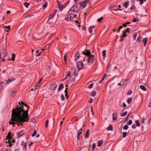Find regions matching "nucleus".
Wrapping results in <instances>:
<instances>
[{
  "mask_svg": "<svg viewBox=\"0 0 151 151\" xmlns=\"http://www.w3.org/2000/svg\"><path fill=\"white\" fill-rule=\"evenodd\" d=\"M16 91H11V95L12 96H14L16 94Z\"/></svg>",
  "mask_w": 151,
  "mask_h": 151,
  "instance_id": "7c9ffc66",
  "label": "nucleus"
},
{
  "mask_svg": "<svg viewBox=\"0 0 151 151\" xmlns=\"http://www.w3.org/2000/svg\"><path fill=\"white\" fill-rule=\"evenodd\" d=\"M138 20V19L137 18H135L134 19H133L132 20L133 22H137Z\"/></svg>",
  "mask_w": 151,
  "mask_h": 151,
  "instance_id": "052dcab7",
  "label": "nucleus"
},
{
  "mask_svg": "<svg viewBox=\"0 0 151 151\" xmlns=\"http://www.w3.org/2000/svg\"><path fill=\"white\" fill-rule=\"evenodd\" d=\"M82 53L83 54L85 55H87V57H88L91 55L90 51L88 50L86 51V52L85 51L83 52Z\"/></svg>",
  "mask_w": 151,
  "mask_h": 151,
  "instance_id": "9b49d317",
  "label": "nucleus"
},
{
  "mask_svg": "<svg viewBox=\"0 0 151 151\" xmlns=\"http://www.w3.org/2000/svg\"><path fill=\"white\" fill-rule=\"evenodd\" d=\"M106 50H104L102 52V55L104 59H105L106 56Z\"/></svg>",
  "mask_w": 151,
  "mask_h": 151,
  "instance_id": "4be33fe9",
  "label": "nucleus"
},
{
  "mask_svg": "<svg viewBox=\"0 0 151 151\" xmlns=\"http://www.w3.org/2000/svg\"><path fill=\"white\" fill-rule=\"evenodd\" d=\"M88 58L87 57H85L83 60V62L85 65H89L90 64V63L88 62Z\"/></svg>",
  "mask_w": 151,
  "mask_h": 151,
  "instance_id": "1a4fd4ad",
  "label": "nucleus"
},
{
  "mask_svg": "<svg viewBox=\"0 0 151 151\" xmlns=\"http://www.w3.org/2000/svg\"><path fill=\"white\" fill-rule=\"evenodd\" d=\"M61 99L62 101H63L64 100V96L63 94H61Z\"/></svg>",
  "mask_w": 151,
  "mask_h": 151,
  "instance_id": "6e6d98bb",
  "label": "nucleus"
},
{
  "mask_svg": "<svg viewBox=\"0 0 151 151\" xmlns=\"http://www.w3.org/2000/svg\"><path fill=\"white\" fill-rule=\"evenodd\" d=\"M107 129L108 130H111L112 131L113 129V128L112 126L110 125L107 128Z\"/></svg>",
  "mask_w": 151,
  "mask_h": 151,
  "instance_id": "a878e982",
  "label": "nucleus"
},
{
  "mask_svg": "<svg viewBox=\"0 0 151 151\" xmlns=\"http://www.w3.org/2000/svg\"><path fill=\"white\" fill-rule=\"evenodd\" d=\"M132 124V120H131V119L129 120V121L127 123L129 125H131Z\"/></svg>",
  "mask_w": 151,
  "mask_h": 151,
  "instance_id": "49530a36",
  "label": "nucleus"
},
{
  "mask_svg": "<svg viewBox=\"0 0 151 151\" xmlns=\"http://www.w3.org/2000/svg\"><path fill=\"white\" fill-rule=\"evenodd\" d=\"M24 134V132L23 131H21L19 132L18 133V135L19 136V137H21L22 135Z\"/></svg>",
  "mask_w": 151,
  "mask_h": 151,
  "instance_id": "c85d7f7f",
  "label": "nucleus"
},
{
  "mask_svg": "<svg viewBox=\"0 0 151 151\" xmlns=\"http://www.w3.org/2000/svg\"><path fill=\"white\" fill-rule=\"evenodd\" d=\"M63 86L62 83H61L59 85V86L58 88V90L59 91H60L63 88Z\"/></svg>",
  "mask_w": 151,
  "mask_h": 151,
  "instance_id": "aec40b11",
  "label": "nucleus"
},
{
  "mask_svg": "<svg viewBox=\"0 0 151 151\" xmlns=\"http://www.w3.org/2000/svg\"><path fill=\"white\" fill-rule=\"evenodd\" d=\"M19 106H17L15 109H13L12 114V119L9 122V124H17L19 126L20 124L22 126V123L27 122L28 119V107L22 102H19Z\"/></svg>",
  "mask_w": 151,
  "mask_h": 151,
  "instance_id": "f257e3e1",
  "label": "nucleus"
},
{
  "mask_svg": "<svg viewBox=\"0 0 151 151\" xmlns=\"http://www.w3.org/2000/svg\"><path fill=\"white\" fill-rule=\"evenodd\" d=\"M57 86V85L55 83H52L50 84V88L51 90H54L56 88Z\"/></svg>",
  "mask_w": 151,
  "mask_h": 151,
  "instance_id": "6e6552de",
  "label": "nucleus"
},
{
  "mask_svg": "<svg viewBox=\"0 0 151 151\" xmlns=\"http://www.w3.org/2000/svg\"><path fill=\"white\" fill-rule=\"evenodd\" d=\"M147 37L144 38L143 40V42L144 43V46H145V45L147 43Z\"/></svg>",
  "mask_w": 151,
  "mask_h": 151,
  "instance_id": "412c9836",
  "label": "nucleus"
},
{
  "mask_svg": "<svg viewBox=\"0 0 151 151\" xmlns=\"http://www.w3.org/2000/svg\"><path fill=\"white\" fill-rule=\"evenodd\" d=\"M76 64L78 69V70H80L83 68V64L82 61H79L77 62Z\"/></svg>",
  "mask_w": 151,
  "mask_h": 151,
  "instance_id": "7ed1b4c3",
  "label": "nucleus"
},
{
  "mask_svg": "<svg viewBox=\"0 0 151 151\" xmlns=\"http://www.w3.org/2000/svg\"><path fill=\"white\" fill-rule=\"evenodd\" d=\"M132 93V91L130 90L129 92H128L127 93V94L128 95H130Z\"/></svg>",
  "mask_w": 151,
  "mask_h": 151,
  "instance_id": "e2e57ef3",
  "label": "nucleus"
},
{
  "mask_svg": "<svg viewBox=\"0 0 151 151\" xmlns=\"http://www.w3.org/2000/svg\"><path fill=\"white\" fill-rule=\"evenodd\" d=\"M93 83H91V84H90L88 88H92L93 87Z\"/></svg>",
  "mask_w": 151,
  "mask_h": 151,
  "instance_id": "5fc2aeb1",
  "label": "nucleus"
},
{
  "mask_svg": "<svg viewBox=\"0 0 151 151\" xmlns=\"http://www.w3.org/2000/svg\"><path fill=\"white\" fill-rule=\"evenodd\" d=\"M126 31H123V33L122 35V37H125L127 36V35L126 34Z\"/></svg>",
  "mask_w": 151,
  "mask_h": 151,
  "instance_id": "37998d69",
  "label": "nucleus"
},
{
  "mask_svg": "<svg viewBox=\"0 0 151 151\" xmlns=\"http://www.w3.org/2000/svg\"><path fill=\"white\" fill-rule=\"evenodd\" d=\"M79 10L78 9L77 7L76 6L74 5L72 6L69 10L68 13L70 14L71 11L73 12H76L78 13L79 12Z\"/></svg>",
  "mask_w": 151,
  "mask_h": 151,
  "instance_id": "f03ea898",
  "label": "nucleus"
},
{
  "mask_svg": "<svg viewBox=\"0 0 151 151\" xmlns=\"http://www.w3.org/2000/svg\"><path fill=\"white\" fill-rule=\"evenodd\" d=\"M135 7H134V5H133L132 7H131L130 8V9H135Z\"/></svg>",
  "mask_w": 151,
  "mask_h": 151,
  "instance_id": "338daca9",
  "label": "nucleus"
},
{
  "mask_svg": "<svg viewBox=\"0 0 151 151\" xmlns=\"http://www.w3.org/2000/svg\"><path fill=\"white\" fill-rule=\"evenodd\" d=\"M90 1V0H85L84 1H82L80 4L81 6L83 8H85L86 6L85 5L86 3L88 1Z\"/></svg>",
  "mask_w": 151,
  "mask_h": 151,
  "instance_id": "0eeeda50",
  "label": "nucleus"
},
{
  "mask_svg": "<svg viewBox=\"0 0 151 151\" xmlns=\"http://www.w3.org/2000/svg\"><path fill=\"white\" fill-rule=\"evenodd\" d=\"M136 126L135 124H133L132 125V127L133 129H135L136 128Z\"/></svg>",
  "mask_w": 151,
  "mask_h": 151,
  "instance_id": "680f3d73",
  "label": "nucleus"
},
{
  "mask_svg": "<svg viewBox=\"0 0 151 151\" xmlns=\"http://www.w3.org/2000/svg\"><path fill=\"white\" fill-rule=\"evenodd\" d=\"M80 57V55H79L78 53H77L76 54V59H76V60H77V59H78L79 57Z\"/></svg>",
  "mask_w": 151,
  "mask_h": 151,
  "instance_id": "c03bdc74",
  "label": "nucleus"
},
{
  "mask_svg": "<svg viewBox=\"0 0 151 151\" xmlns=\"http://www.w3.org/2000/svg\"><path fill=\"white\" fill-rule=\"evenodd\" d=\"M127 82V81L125 79L122 80L121 81V83H122V86H123L126 84Z\"/></svg>",
  "mask_w": 151,
  "mask_h": 151,
  "instance_id": "a211bd4d",
  "label": "nucleus"
},
{
  "mask_svg": "<svg viewBox=\"0 0 151 151\" xmlns=\"http://www.w3.org/2000/svg\"><path fill=\"white\" fill-rule=\"evenodd\" d=\"M140 3L141 4H143L144 2L143 0H139Z\"/></svg>",
  "mask_w": 151,
  "mask_h": 151,
  "instance_id": "69168bd1",
  "label": "nucleus"
},
{
  "mask_svg": "<svg viewBox=\"0 0 151 151\" xmlns=\"http://www.w3.org/2000/svg\"><path fill=\"white\" fill-rule=\"evenodd\" d=\"M4 30L6 32H8L9 31L10 29V27L9 26H5L4 27Z\"/></svg>",
  "mask_w": 151,
  "mask_h": 151,
  "instance_id": "2eb2a0df",
  "label": "nucleus"
},
{
  "mask_svg": "<svg viewBox=\"0 0 151 151\" xmlns=\"http://www.w3.org/2000/svg\"><path fill=\"white\" fill-rule=\"evenodd\" d=\"M57 11L56 10H55V11L52 13L49 17V19L47 21V22H48L49 23H53V22H52L51 21V19H52L54 16H55V14L57 13Z\"/></svg>",
  "mask_w": 151,
  "mask_h": 151,
  "instance_id": "39448f33",
  "label": "nucleus"
},
{
  "mask_svg": "<svg viewBox=\"0 0 151 151\" xmlns=\"http://www.w3.org/2000/svg\"><path fill=\"white\" fill-rule=\"evenodd\" d=\"M89 132L90 130L89 129H88L87 130L86 133L85 135V136L86 138H88L89 137Z\"/></svg>",
  "mask_w": 151,
  "mask_h": 151,
  "instance_id": "f3484780",
  "label": "nucleus"
},
{
  "mask_svg": "<svg viewBox=\"0 0 151 151\" xmlns=\"http://www.w3.org/2000/svg\"><path fill=\"white\" fill-rule=\"evenodd\" d=\"M88 58V62L90 63V64L92 63L94 61V58L95 57L94 55H91L90 56L87 57Z\"/></svg>",
  "mask_w": 151,
  "mask_h": 151,
  "instance_id": "423d86ee",
  "label": "nucleus"
},
{
  "mask_svg": "<svg viewBox=\"0 0 151 151\" xmlns=\"http://www.w3.org/2000/svg\"><path fill=\"white\" fill-rule=\"evenodd\" d=\"M24 5L26 7V8H27L29 5V4L27 2L24 3Z\"/></svg>",
  "mask_w": 151,
  "mask_h": 151,
  "instance_id": "ea45409f",
  "label": "nucleus"
},
{
  "mask_svg": "<svg viewBox=\"0 0 151 151\" xmlns=\"http://www.w3.org/2000/svg\"><path fill=\"white\" fill-rule=\"evenodd\" d=\"M129 2L128 1H127L123 4V6L126 8H127L128 7L129 4Z\"/></svg>",
  "mask_w": 151,
  "mask_h": 151,
  "instance_id": "dca6fc26",
  "label": "nucleus"
},
{
  "mask_svg": "<svg viewBox=\"0 0 151 151\" xmlns=\"http://www.w3.org/2000/svg\"><path fill=\"white\" fill-rule=\"evenodd\" d=\"M96 94V92L95 91H93L91 93V96H94Z\"/></svg>",
  "mask_w": 151,
  "mask_h": 151,
  "instance_id": "4c0bfd02",
  "label": "nucleus"
},
{
  "mask_svg": "<svg viewBox=\"0 0 151 151\" xmlns=\"http://www.w3.org/2000/svg\"><path fill=\"white\" fill-rule=\"evenodd\" d=\"M104 18L103 17H101L100 18H99L98 19V21L99 22H100Z\"/></svg>",
  "mask_w": 151,
  "mask_h": 151,
  "instance_id": "3c124183",
  "label": "nucleus"
},
{
  "mask_svg": "<svg viewBox=\"0 0 151 151\" xmlns=\"http://www.w3.org/2000/svg\"><path fill=\"white\" fill-rule=\"evenodd\" d=\"M132 101V98L131 97L129 98L127 100V102L129 104H130Z\"/></svg>",
  "mask_w": 151,
  "mask_h": 151,
  "instance_id": "c756f323",
  "label": "nucleus"
},
{
  "mask_svg": "<svg viewBox=\"0 0 151 151\" xmlns=\"http://www.w3.org/2000/svg\"><path fill=\"white\" fill-rule=\"evenodd\" d=\"M67 89L68 88L66 87V88L65 90V96L66 98H68V95L67 93Z\"/></svg>",
  "mask_w": 151,
  "mask_h": 151,
  "instance_id": "5701e85b",
  "label": "nucleus"
},
{
  "mask_svg": "<svg viewBox=\"0 0 151 151\" xmlns=\"http://www.w3.org/2000/svg\"><path fill=\"white\" fill-rule=\"evenodd\" d=\"M96 144L95 143H93V144L92 145V149L93 150H94L96 148Z\"/></svg>",
  "mask_w": 151,
  "mask_h": 151,
  "instance_id": "a18cd8bd",
  "label": "nucleus"
},
{
  "mask_svg": "<svg viewBox=\"0 0 151 151\" xmlns=\"http://www.w3.org/2000/svg\"><path fill=\"white\" fill-rule=\"evenodd\" d=\"M128 128L129 127L127 124H125L123 127V129L124 130H127Z\"/></svg>",
  "mask_w": 151,
  "mask_h": 151,
  "instance_id": "f704fd0d",
  "label": "nucleus"
},
{
  "mask_svg": "<svg viewBox=\"0 0 151 151\" xmlns=\"http://www.w3.org/2000/svg\"><path fill=\"white\" fill-rule=\"evenodd\" d=\"M70 73L71 72L70 71H69L68 72L67 75H66L65 78H64V79H67L68 77L70 76Z\"/></svg>",
  "mask_w": 151,
  "mask_h": 151,
  "instance_id": "bb28decb",
  "label": "nucleus"
},
{
  "mask_svg": "<svg viewBox=\"0 0 151 151\" xmlns=\"http://www.w3.org/2000/svg\"><path fill=\"white\" fill-rule=\"evenodd\" d=\"M15 80V78L13 77H10L9 79L6 81V83L9 84L12 81Z\"/></svg>",
  "mask_w": 151,
  "mask_h": 151,
  "instance_id": "9d476101",
  "label": "nucleus"
},
{
  "mask_svg": "<svg viewBox=\"0 0 151 151\" xmlns=\"http://www.w3.org/2000/svg\"><path fill=\"white\" fill-rule=\"evenodd\" d=\"M112 116L113 120L115 121L117 119V113L116 112L114 113H113Z\"/></svg>",
  "mask_w": 151,
  "mask_h": 151,
  "instance_id": "ddd939ff",
  "label": "nucleus"
},
{
  "mask_svg": "<svg viewBox=\"0 0 151 151\" xmlns=\"http://www.w3.org/2000/svg\"><path fill=\"white\" fill-rule=\"evenodd\" d=\"M37 134V132L35 130L34 133L32 134V137H34Z\"/></svg>",
  "mask_w": 151,
  "mask_h": 151,
  "instance_id": "de8ad7c7",
  "label": "nucleus"
},
{
  "mask_svg": "<svg viewBox=\"0 0 151 151\" xmlns=\"http://www.w3.org/2000/svg\"><path fill=\"white\" fill-rule=\"evenodd\" d=\"M103 143V141L102 140H99L98 142V146L100 147Z\"/></svg>",
  "mask_w": 151,
  "mask_h": 151,
  "instance_id": "393cba45",
  "label": "nucleus"
},
{
  "mask_svg": "<svg viewBox=\"0 0 151 151\" xmlns=\"http://www.w3.org/2000/svg\"><path fill=\"white\" fill-rule=\"evenodd\" d=\"M93 99H90V101L89 102V103H91L92 102H93Z\"/></svg>",
  "mask_w": 151,
  "mask_h": 151,
  "instance_id": "774afa93",
  "label": "nucleus"
},
{
  "mask_svg": "<svg viewBox=\"0 0 151 151\" xmlns=\"http://www.w3.org/2000/svg\"><path fill=\"white\" fill-rule=\"evenodd\" d=\"M123 137L124 138H125L126 137L127 135V133L126 132H124L123 133Z\"/></svg>",
  "mask_w": 151,
  "mask_h": 151,
  "instance_id": "a19ab883",
  "label": "nucleus"
},
{
  "mask_svg": "<svg viewBox=\"0 0 151 151\" xmlns=\"http://www.w3.org/2000/svg\"><path fill=\"white\" fill-rule=\"evenodd\" d=\"M137 33L136 32L135 33L134 35H133V37L134 38V40H135L136 39V37L137 36Z\"/></svg>",
  "mask_w": 151,
  "mask_h": 151,
  "instance_id": "09e8293b",
  "label": "nucleus"
},
{
  "mask_svg": "<svg viewBox=\"0 0 151 151\" xmlns=\"http://www.w3.org/2000/svg\"><path fill=\"white\" fill-rule=\"evenodd\" d=\"M82 132V129H80L78 131V135H80V134H81Z\"/></svg>",
  "mask_w": 151,
  "mask_h": 151,
  "instance_id": "72a5a7b5",
  "label": "nucleus"
},
{
  "mask_svg": "<svg viewBox=\"0 0 151 151\" xmlns=\"http://www.w3.org/2000/svg\"><path fill=\"white\" fill-rule=\"evenodd\" d=\"M104 76H103V78H102L101 80L99 81L100 83H101L104 80Z\"/></svg>",
  "mask_w": 151,
  "mask_h": 151,
  "instance_id": "bf43d9fd",
  "label": "nucleus"
},
{
  "mask_svg": "<svg viewBox=\"0 0 151 151\" xmlns=\"http://www.w3.org/2000/svg\"><path fill=\"white\" fill-rule=\"evenodd\" d=\"M94 26H92L90 27L89 29V31L90 33H92L93 32V29L94 28Z\"/></svg>",
  "mask_w": 151,
  "mask_h": 151,
  "instance_id": "6ab92c4d",
  "label": "nucleus"
},
{
  "mask_svg": "<svg viewBox=\"0 0 151 151\" xmlns=\"http://www.w3.org/2000/svg\"><path fill=\"white\" fill-rule=\"evenodd\" d=\"M47 2H46L45 4H44L42 5V8L43 9H45L47 6Z\"/></svg>",
  "mask_w": 151,
  "mask_h": 151,
  "instance_id": "2f4dec72",
  "label": "nucleus"
},
{
  "mask_svg": "<svg viewBox=\"0 0 151 151\" xmlns=\"http://www.w3.org/2000/svg\"><path fill=\"white\" fill-rule=\"evenodd\" d=\"M27 143H25L23 145V149L24 150H25V149L26 148V147L27 146Z\"/></svg>",
  "mask_w": 151,
  "mask_h": 151,
  "instance_id": "8fccbe9b",
  "label": "nucleus"
},
{
  "mask_svg": "<svg viewBox=\"0 0 151 151\" xmlns=\"http://www.w3.org/2000/svg\"><path fill=\"white\" fill-rule=\"evenodd\" d=\"M140 88L141 89L144 91H145L147 90L146 87L143 85H141L140 86Z\"/></svg>",
  "mask_w": 151,
  "mask_h": 151,
  "instance_id": "cd10ccee",
  "label": "nucleus"
},
{
  "mask_svg": "<svg viewBox=\"0 0 151 151\" xmlns=\"http://www.w3.org/2000/svg\"><path fill=\"white\" fill-rule=\"evenodd\" d=\"M69 81H71L74 82L75 81V78H73L72 76L70 77Z\"/></svg>",
  "mask_w": 151,
  "mask_h": 151,
  "instance_id": "473e14b6",
  "label": "nucleus"
},
{
  "mask_svg": "<svg viewBox=\"0 0 151 151\" xmlns=\"http://www.w3.org/2000/svg\"><path fill=\"white\" fill-rule=\"evenodd\" d=\"M8 138H9V146L11 147L12 146V145H11V142L9 141V139H11L12 137H11V133L10 132H9L8 134Z\"/></svg>",
  "mask_w": 151,
  "mask_h": 151,
  "instance_id": "f8f14e48",
  "label": "nucleus"
},
{
  "mask_svg": "<svg viewBox=\"0 0 151 151\" xmlns=\"http://www.w3.org/2000/svg\"><path fill=\"white\" fill-rule=\"evenodd\" d=\"M113 9L114 10H116V11H117V10H122V9H118L117 6V5L114 6H113Z\"/></svg>",
  "mask_w": 151,
  "mask_h": 151,
  "instance_id": "b1692460",
  "label": "nucleus"
},
{
  "mask_svg": "<svg viewBox=\"0 0 151 151\" xmlns=\"http://www.w3.org/2000/svg\"><path fill=\"white\" fill-rule=\"evenodd\" d=\"M82 29L83 30H86V27L83 26H82Z\"/></svg>",
  "mask_w": 151,
  "mask_h": 151,
  "instance_id": "0e129e2a",
  "label": "nucleus"
},
{
  "mask_svg": "<svg viewBox=\"0 0 151 151\" xmlns=\"http://www.w3.org/2000/svg\"><path fill=\"white\" fill-rule=\"evenodd\" d=\"M141 38V37H139L137 40V41L138 42H140V41H141V40H140V38Z\"/></svg>",
  "mask_w": 151,
  "mask_h": 151,
  "instance_id": "4d7b16f0",
  "label": "nucleus"
},
{
  "mask_svg": "<svg viewBox=\"0 0 151 151\" xmlns=\"http://www.w3.org/2000/svg\"><path fill=\"white\" fill-rule=\"evenodd\" d=\"M72 13H73L72 12L70 13V14H69L67 17H65V19L66 21H69L73 19L75 16L73 14H72Z\"/></svg>",
  "mask_w": 151,
  "mask_h": 151,
  "instance_id": "20e7f679",
  "label": "nucleus"
},
{
  "mask_svg": "<svg viewBox=\"0 0 151 151\" xmlns=\"http://www.w3.org/2000/svg\"><path fill=\"white\" fill-rule=\"evenodd\" d=\"M135 123L136 124V126L137 127H139L140 126V123L138 122V120H137L135 121Z\"/></svg>",
  "mask_w": 151,
  "mask_h": 151,
  "instance_id": "c9c22d12",
  "label": "nucleus"
},
{
  "mask_svg": "<svg viewBox=\"0 0 151 151\" xmlns=\"http://www.w3.org/2000/svg\"><path fill=\"white\" fill-rule=\"evenodd\" d=\"M48 120H47L46 121V123H45V127L47 128L48 127Z\"/></svg>",
  "mask_w": 151,
  "mask_h": 151,
  "instance_id": "13d9d810",
  "label": "nucleus"
},
{
  "mask_svg": "<svg viewBox=\"0 0 151 151\" xmlns=\"http://www.w3.org/2000/svg\"><path fill=\"white\" fill-rule=\"evenodd\" d=\"M6 55V54L5 53V52H3V53H2V54L1 55V56H2L3 57H2V58H4V57Z\"/></svg>",
  "mask_w": 151,
  "mask_h": 151,
  "instance_id": "864d4df0",
  "label": "nucleus"
},
{
  "mask_svg": "<svg viewBox=\"0 0 151 151\" xmlns=\"http://www.w3.org/2000/svg\"><path fill=\"white\" fill-rule=\"evenodd\" d=\"M12 58L10 59V60L14 61L15 60V58H14V57H15V54H12Z\"/></svg>",
  "mask_w": 151,
  "mask_h": 151,
  "instance_id": "e433bc0d",
  "label": "nucleus"
},
{
  "mask_svg": "<svg viewBox=\"0 0 151 151\" xmlns=\"http://www.w3.org/2000/svg\"><path fill=\"white\" fill-rule=\"evenodd\" d=\"M73 75L75 76V77H76L78 75L77 73L76 70H75V72H73Z\"/></svg>",
  "mask_w": 151,
  "mask_h": 151,
  "instance_id": "603ef678",
  "label": "nucleus"
},
{
  "mask_svg": "<svg viewBox=\"0 0 151 151\" xmlns=\"http://www.w3.org/2000/svg\"><path fill=\"white\" fill-rule=\"evenodd\" d=\"M41 80V79H40L39 82H36V83L35 84V87L36 88H35V89H37L38 88H37V86L38 87L39 86L38 85L39 83V82H40V81Z\"/></svg>",
  "mask_w": 151,
  "mask_h": 151,
  "instance_id": "58836bf2",
  "label": "nucleus"
},
{
  "mask_svg": "<svg viewBox=\"0 0 151 151\" xmlns=\"http://www.w3.org/2000/svg\"><path fill=\"white\" fill-rule=\"evenodd\" d=\"M127 113V111H125L123 113H122L121 114V116H125Z\"/></svg>",
  "mask_w": 151,
  "mask_h": 151,
  "instance_id": "79ce46f5",
  "label": "nucleus"
},
{
  "mask_svg": "<svg viewBox=\"0 0 151 151\" xmlns=\"http://www.w3.org/2000/svg\"><path fill=\"white\" fill-rule=\"evenodd\" d=\"M57 2L58 3V6L59 9L61 10H62L63 9V6L62 5L60 4L59 1H58Z\"/></svg>",
  "mask_w": 151,
  "mask_h": 151,
  "instance_id": "4468645a",
  "label": "nucleus"
}]
</instances>
